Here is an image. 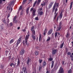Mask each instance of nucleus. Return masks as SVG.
Here are the masks:
<instances>
[{
	"label": "nucleus",
	"instance_id": "obj_1",
	"mask_svg": "<svg viewBox=\"0 0 73 73\" xmlns=\"http://www.w3.org/2000/svg\"><path fill=\"white\" fill-rule=\"evenodd\" d=\"M27 35H26L25 37V43L27 46L29 45V44L28 43V39L29 38V31L27 33Z\"/></svg>",
	"mask_w": 73,
	"mask_h": 73
},
{
	"label": "nucleus",
	"instance_id": "obj_2",
	"mask_svg": "<svg viewBox=\"0 0 73 73\" xmlns=\"http://www.w3.org/2000/svg\"><path fill=\"white\" fill-rule=\"evenodd\" d=\"M58 9H57V8H56L55 10V12L54 13V20H56V17H57V15H58V13L57 12V11Z\"/></svg>",
	"mask_w": 73,
	"mask_h": 73
},
{
	"label": "nucleus",
	"instance_id": "obj_3",
	"mask_svg": "<svg viewBox=\"0 0 73 73\" xmlns=\"http://www.w3.org/2000/svg\"><path fill=\"white\" fill-rule=\"evenodd\" d=\"M11 8V11H10V13H11V12H12V10L13 9H12V6H9H9H7V10L8 11H10Z\"/></svg>",
	"mask_w": 73,
	"mask_h": 73
},
{
	"label": "nucleus",
	"instance_id": "obj_4",
	"mask_svg": "<svg viewBox=\"0 0 73 73\" xmlns=\"http://www.w3.org/2000/svg\"><path fill=\"white\" fill-rule=\"evenodd\" d=\"M25 51L24 49V48H22L21 50V51L19 53V55H21V56H23V55H24V54L25 53Z\"/></svg>",
	"mask_w": 73,
	"mask_h": 73
},
{
	"label": "nucleus",
	"instance_id": "obj_5",
	"mask_svg": "<svg viewBox=\"0 0 73 73\" xmlns=\"http://www.w3.org/2000/svg\"><path fill=\"white\" fill-rule=\"evenodd\" d=\"M64 71L63 68H62V67H60L58 73H64Z\"/></svg>",
	"mask_w": 73,
	"mask_h": 73
},
{
	"label": "nucleus",
	"instance_id": "obj_6",
	"mask_svg": "<svg viewBox=\"0 0 73 73\" xmlns=\"http://www.w3.org/2000/svg\"><path fill=\"white\" fill-rule=\"evenodd\" d=\"M21 37H20L17 40V46L21 42Z\"/></svg>",
	"mask_w": 73,
	"mask_h": 73
},
{
	"label": "nucleus",
	"instance_id": "obj_7",
	"mask_svg": "<svg viewBox=\"0 0 73 73\" xmlns=\"http://www.w3.org/2000/svg\"><path fill=\"white\" fill-rule=\"evenodd\" d=\"M17 17L16 16H15L14 18L13 19V23H17V22L18 21L17 20H16V18Z\"/></svg>",
	"mask_w": 73,
	"mask_h": 73
},
{
	"label": "nucleus",
	"instance_id": "obj_8",
	"mask_svg": "<svg viewBox=\"0 0 73 73\" xmlns=\"http://www.w3.org/2000/svg\"><path fill=\"white\" fill-rule=\"evenodd\" d=\"M23 70V72L24 73H28V72L27 71V68L26 67H23V68L22 70Z\"/></svg>",
	"mask_w": 73,
	"mask_h": 73
},
{
	"label": "nucleus",
	"instance_id": "obj_9",
	"mask_svg": "<svg viewBox=\"0 0 73 73\" xmlns=\"http://www.w3.org/2000/svg\"><path fill=\"white\" fill-rule=\"evenodd\" d=\"M54 3V2L52 1L50 3V4H49V5L48 6V9H50L51 7H52V5Z\"/></svg>",
	"mask_w": 73,
	"mask_h": 73
},
{
	"label": "nucleus",
	"instance_id": "obj_10",
	"mask_svg": "<svg viewBox=\"0 0 73 73\" xmlns=\"http://www.w3.org/2000/svg\"><path fill=\"white\" fill-rule=\"evenodd\" d=\"M52 32H53V29H50L48 32V35H50L52 33Z\"/></svg>",
	"mask_w": 73,
	"mask_h": 73
},
{
	"label": "nucleus",
	"instance_id": "obj_11",
	"mask_svg": "<svg viewBox=\"0 0 73 73\" xmlns=\"http://www.w3.org/2000/svg\"><path fill=\"white\" fill-rule=\"evenodd\" d=\"M46 65V62L45 61L42 63V67L44 68V67Z\"/></svg>",
	"mask_w": 73,
	"mask_h": 73
},
{
	"label": "nucleus",
	"instance_id": "obj_12",
	"mask_svg": "<svg viewBox=\"0 0 73 73\" xmlns=\"http://www.w3.org/2000/svg\"><path fill=\"white\" fill-rule=\"evenodd\" d=\"M57 52V49H55L53 50L52 51V54L54 55Z\"/></svg>",
	"mask_w": 73,
	"mask_h": 73
},
{
	"label": "nucleus",
	"instance_id": "obj_13",
	"mask_svg": "<svg viewBox=\"0 0 73 73\" xmlns=\"http://www.w3.org/2000/svg\"><path fill=\"white\" fill-rule=\"evenodd\" d=\"M56 3L55 2L53 7V10L52 11V12H54V10H55V9L56 8Z\"/></svg>",
	"mask_w": 73,
	"mask_h": 73
},
{
	"label": "nucleus",
	"instance_id": "obj_14",
	"mask_svg": "<svg viewBox=\"0 0 73 73\" xmlns=\"http://www.w3.org/2000/svg\"><path fill=\"white\" fill-rule=\"evenodd\" d=\"M18 61H17V65L18 66H20V65L21 64L20 63V60L19 59V58H18Z\"/></svg>",
	"mask_w": 73,
	"mask_h": 73
},
{
	"label": "nucleus",
	"instance_id": "obj_15",
	"mask_svg": "<svg viewBox=\"0 0 73 73\" xmlns=\"http://www.w3.org/2000/svg\"><path fill=\"white\" fill-rule=\"evenodd\" d=\"M14 1H12L11 3L9 4V6H11L12 7V6L13 5H13L14 4H15V3H14Z\"/></svg>",
	"mask_w": 73,
	"mask_h": 73
},
{
	"label": "nucleus",
	"instance_id": "obj_16",
	"mask_svg": "<svg viewBox=\"0 0 73 73\" xmlns=\"http://www.w3.org/2000/svg\"><path fill=\"white\" fill-rule=\"evenodd\" d=\"M57 64L55 65L54 67V70L55 71H56L58 69V66H57Z\"/></svg>",
	"mask_w": 73,
	"mask_h": 73
},
{
	"label": "nucleus",
	"instance_id": "obj_17",
	"mask_svg": "<svg viewBox=\"0 0 73 73\" xmlns=\"http://www.w3.org/2000/svg\"><path fill=\"white\" fill-rule=\"evenodd\" d=\"M31 61V59L29 58V59H28L26 62L27 65H28L29 64V62H30Z\"/></svg>",
	"mask_w": 73,
	"mask_h": 73
},
{
	"label": "nucleus",
	"instance_id": "obj_18",
	"mask_svg": "<svg viewBox=\"0 0 73 73\" xmlns=\"http://www.w3.org/2000/svg\"><path fill=\"white\" fill-rule=\"evenodd\" d=\"M61 27L59 26L56 29V31L58 32L60 31L61 30Z\"/></svg>",
	"mask_w": 73,
	"mask_h": 73
},
{
	"label": "nucleus",
	"instance_id": "obj_19",
	"mask_svg": "<svg viewBox=\"0 0 73 73\" xmlns=\"http://www.w3.org/2000/svg\"><path fill=\"white\" fill-rule=\"evenodd\" d=\"M29 7H28L26 10V12L27 15L28 14V13H29Z\"/></svg>",
	"mask_w": 73,
	"mask_h": 73
},
{
	"label": "nucleus",
	"instance_id": "obj_20",
	"mask_svg": "<svg viewBox=\"0 0 73 73\" xmlns=\"http://www.w3.org/2000/svg\"><path fill=\"white\" fill-rule=\"evenodd\" d=\"M42 69V66L41 64H40V66L39 65V68H38V71L39 72H40L41 71V69Z\"/></svg>",
	"mask_w": 73,
	"mask_h": 73
},
{
	"label": "nucleus",
	"instance_id": "obj_21",
	"mask_svg": "<svg viewBox=\"0 0 73 73\" xmlns=\"http://www.w3.org/2000/svg\"><path fill=\"white\" fill-rule=\"evenodd\" d=\"M62 12H61L59 15V18L60 19H62Z\"/></svg>",
	"mask_w": 73,
	"mask_h": 73
},
{
	"label": "nucleus",
	"instance_id": "obj_22",
	"mask_svg": "<svg viewBox=\"0 0 73 73\" xmlns=\"http://www.w3.org/2000/svg\"><path fill=\"white\" fill-rule=\"evenodd\" d=\"M44 33H43V35L44 36L46 35V32H47V31H46V28L45 29L44 31Z\"/></svg>",
	"mask_w": 73,
	"mask_h": 73
},
{
	"label": "nucleus",
	"instance_id": "obj_23",
	"mask_svg": "<svg viewBox=\"0 0 73 73\" xmlns=\"http://www.w3.org/2000/svg\"><path fill=\"white\" fill-rule=\"evenodd\" d=\"M70 36V34H69V32L68 31L67 32V33L66 35V38H68Z\"/></svg>",
	"mask_w": 73,
	"mask_h": 73
},
{
	"label": "nucleus",
	"instance_id": "obj_24",
	"mask_svg": "<svg viewBox=\"0 0 73 73\" xmlns=\"http://www.w3.org/2000/svg\"><path fill=\"white\" fill-rule=\"evenodd\" d=\"M54 66V61H52L51 63V68H53V67Z\"/></svg>",
	"mask_w": 73,
	"mask_h": 73
},
{
	"label": "nucleus",
	"instance_id": "obj_25",
	"mask_svg": "<svg viewBox=\"0 0 73 73\" xmlns=\"http://www.w3.org/2000/svg\"><path fill=\"white\" fill-rule=\"evenodd\" d=\"M73 5V2H72L70 3V10L71 9H72V5Z\"/></svg>",
	"mask_w": 73,
	"mask_h": 73
},
{
	"label": "nucleus",
	"instance_id": "obj_26",
	"mask_svg": "<svg viewBox=\"0 0 73 73\" xmlns=\"http://www.w3.org/2000/svg\"><path fill=\"white\" fill-rule=\"evenodd\" d=\"M32 36V37L33 39V40H36V37H35V35H31Z\"/></svg>",
	"mask_w": 73,
	"mask_h": 73
},
{
	"label": "nucleus",
	"instance_id": "obj_27",
	"mask_svg": "<svg viewBox=\"0 0 73 73\" xmlns=\"http://www.w3.org/2000/svg\"><path fill=\"white\" fill-rule=\"evenodd\" d=\"M36 32H35V31H32V34L31 35H35Z\"/></svg>",
	"mask_w": 73,
	"mask_h": 73
},
{
	"label": "nucleus",
	"instance_id": "obj_28",
	"mask_svg": "<svg viewBox=\"0 0 73 73\" xmlns=\"http://www.w3.org/2000/svg\"><path fill=\"white\" fill-rule=\"evenodd\" d=\"M64 42H63L62 44H60V49H62V47H63V46H64Z\"/></svg>",
	"mask_w": 73,
	"mask_h": 73
},
{
	"label": "nucleus",
	"instance_id": "obj_29",
	"mask_svg": "<svg viewBox=\"0 0 73 73\" xmlns=\"http://www.w3.org/2000/svg\"><path fill=\"white\" fill-rule=\"evenodd\" d=\"M39 14L40 15V16H42L43 15V12L41 11H40L39 13Z\"/></svg>",
	"mask_w": 73,
	"mask_h": 73
},
{
	"label": "nucleus",
	"instance_id": "obj_30",
	"mask_svg": "<svg viewBox=\"0 0 73 73\" xmlns=\"http://www.w3.org/2000/svg\"><path fill=\"white\" fill-rule=\"evenodd\" d=\"M41 40V35L40 34L39 35V41H40Z\"/></svg>",
	"mask_w": 73,
	"mask_h": 73
},
{
	"label": "nucleus",
	"instance_id": "obj_31",
	"mask_svg": "<svg viewBox=\"0 0 73 73\" xmlns=\"http://www.w3.org/2000/svg\"><path fill=\"white\" fill-rule=\"evenodd\" d=\"M13 41H14V40L13 39H12L10 41L9 43L10 44H11V43L13 42Z\"/></svg>",
	"mask_w": 73,
	"mask_h": 73
},
{
	"label": "nucleus",
	"instance_id": "obj_32",
	"mask_svg": "<svg viewBox=\"0 0 73 73\" xmlns=\"http://www.w3.org/2000/svg\"><path fill=\"white\" fill-rule=\"evenodd\" d=\"M34 29H35V27H34V26H33V27H31V31H35V30H34Z\"/></svg>",
	"mask_w": 73,
	"mask_h": 73
},
{
	"label": "nucleus",
	"instance_id": "obj_33",
	"mask_svg": "<svg viewBox=\"0 0 73 73\" xmlns=\"http://www.w3.org/2000/svg\"><path fill=\"white\" fill-rule=\"evenodd\" d=\"M35 54L36 56H37L38 54V51H35Z\"/></svg>",
	"mask_w": 73,
	"mask_h": 73
},
{
	"label": "nucleus",
	"instance_id": "obj_34",
	"mask_svg": "<svg viewBox=\"0 0 73 73\" xmlns=\"http://www.w3.org/2000/svg\"><path fill=\"white\" fill-rule=\"evenodd\" d=\"M50 40V37H48V38L46 40V41L47 42H48V41H49Z\"/></svg>",
	"mask_w": 73,
	"mask_h": 73
},
{
	"label": "nucleus",
	"instance_id": "obj_35",
	"mask_svg": "<svg viewBox=\"0 0 73 73\" xmlns=\"http://www.w3.org/2000/svg\"><path fill=\"white\" fill-rule=\"evenodd\" d=\"M41 2V0H38V1L37 2V4L38 5H39V4L40 3V2Z\"/></svg>",
	"mask_w": 73,
	"mask_h": 73
},
{
	"label": "nucleus",
	"instance_id": "obj_36",
	"mask_svg": "<svg viewBox=\"0 0 73 73\" xmlns=\"http://www.w3.org/2000/svg\"><path fill=\"white\" fill-rule=\"evenodd\" d=\"M72 73V70L71 69H70L68 71V73Z\"/></svg>",
	"mask_w": 73,
	"mask_h": 73
},
{
	"label": "nucleus",
	"instance_id": "obj_37",
	"mask_svg": "<svg viewBox=\"0 0 73 73\" xmlns=\"http://www.w3.org/2000/svg\"><path fill=\"white\" fill-rule=\"evenodd\" d=\"M26 1H27V0H23L22 3V4H24L26 3Z\"/></svg>",
	"mask_w": 73,
	"mask_h": 73
},
{
	"label": "nucleus",
	"instance_id": "obj_38",
	"mask_svg": "<svg viewBox=\"0 0 73 73\" xmlns=\"http://www.w3.org/2000/svg\"><path fill=\"white\" fill-rule=\"evenodd\" d=\"M70 57L71 58V60L72 61H73V56L72 55H70Z\"/></svg>",
	"mask_w": 73,
	"mask_h": 73
},
{
	"label": "nucleus",
	"instance_id": "obj_39",
	"mask_svg": "<svg viewBox=\"0 0 73 73\" xmlns=\"http://www.w3.org/2000/svg\"><path fill=\"white\" fill-rule=\"evenodd\" d=\"M61 25H62V22L60 21L59 23V27H61Z\"/></svg>",
	"mask_w": 73,
	"mask_h": 73
},
{
	"label": "nucleus",
	"instance_id": "obj_40",
	"mask_svg": "<svg viewBox=\"0 0 73 73\" xmlns=\"http://www.w3.org/2000/svg\"><path fill=\"white\" fill-rule=\"evenodd\" d=\"M59 5V3H56V6L57 8H58V6Z\"/></svg>",
	"mask_w": 73,
	"mask_h": 73
},
{
	"label": "nucleus",
	"instance_id": "obj_41",
	"mask_svg": "<svg viewBox=\"0 0 73 73\" xmlns=\"http://www.w3.org/2000/svg\"><path fill=\"white\" fill-rule=\"evenodd\" d=\"M57 34H58V33L57 32H56L55 33V37H56L57 36Z\"/></svg>",
	"mask_w": 73,
	"mask_h": 73
},
{
	"label": "nucleus",
	"instance_id": "obj_42",
	"mask_svg": "<svg viewBox=\"0 0 73 73\" xmlns=\"http://www.w3.org/2000/svg\"><path fill=\"white\" fill-rule=\"evenodd\" d=\"M35 20L38 21L39 20V19L38 17H36L35 18Z\"/></svg>",
	"mask_w": 73,
	"mask_h": 73
},
{
	"label": "nucleus",
	"instance_id": "obj_43",
	"mask_svg": "<svg viewBox=\"0 0 73 73\" xmlns=\"http://www.w3.org/2000/svg\"><path fill=\"white\" fill-rule=\"evenodd\" d=\"M7 23H8V24L9 23V19L7 18Z\"/></svg>",
	"mask_w": 73,
	"mask_h": 73
},
{
	"label": "nucleus",
	"instance_id": "obj_44",
	"mask_svg": "<svg viewBox=\"0 0 73 73\" xmlns=\"http://www.w3.org/2000/svg\"><path fill=\"white\" fill-rule=\"evenodd\" d=\"M36 12V9H34V10H33V13H35Z\"/></svg>",
	"mask_w": 73,
	"mask_h": 73
},
{
	"label": "nucleus",
	"instance_id": "obj_45",
	"mask_svg": "<svg viewBox=\"0 0 73 73\" xmlns=\"http://www.w3.org/2000/svg\"><path fill=\"white\" fill-rule=\"evenodd\" d=\"M24 14V13H23V11H22L21 12V15H22L23 16V14Z\"/></svg>",
	"mask_w": 73,
	"mask_h": 73
},
{
	"label": "nucleus",
	"instance_id": "obj_46",
	"mask_svg": "<svg viewBox=\"0 0 73 73\" xmlns=\"http://www.w3.org/2000/svg\"><path fill=\"white\" fill-rule=\"evenodd\" d=\"M33 8L32 7L31 8V9L30 10V12H32V11H33Z\"/></svg>",
	"mask_w": 73,
	"mask_h": 73
},
{
	"label": "nucleus",
	"instance_id": "obj_47",
	"mask_svg": "<svg viewBox=\"0 0 73 73\" xmlns=\"http://www.w3.org/2000/svg\"><path fill=\"white\" fill-rule=\"evenodd\" d=\"M67 54L68 55H71V53H70V52H67Z\"/></svg>",
	"mask_w": 73,
	"mask_h": 73
},
{
	"label": "nucleus",
	"instance_id": "obj_48",
	"mask_svg": "<svg viewBox=\"0 0 73 73\" xmlns=\"http://www.w3.org/2000/svg\"><path fill=\"white\" fill-rule=\"evenodd\" d=\"M48 60H49V61H52V60H53V58H48Z\"/></svg>",
	"mask_w": 73,
	"mask_h": 73
},
{
	"label": "nucleus",
	"instance_id": "obj_49",
	"mask_svg": "<svg viewBox=\"0 0 73 73\" xmlns=\"http://www.w3.org/2000/svg\"><path fill=\"white\" fill-rule=\"evenodd\" d=\"M32 14H33V16H35L36 15V14H35V13H32Z\"/></svg>",
	"mask_w": 73,
	"mask_h": 73
},
{
	"label": "nucleus",
	"instance_id": "obj_50",
	"mask_svg": "<svg viewBox=\"0 0 73 73\" xmlns=\"http://www.w3.org/2000/svg\"><path fill=\"white\" fill-rule=\"evenodd\" d=\"M39 63H40V64H41V63L42 62V60H41L40 59L39 60Z\"/></svg>",
	"mask_w": 73,
	"mask_h": 73
},
{
	"label": "nucleus",
	"instance_id": "obj_51",
	"mask_svg": "<svg viewBox=\"0 0 73 73\" xmlns=\"http://www.w3.org/2000/svg\"><path fill=\"white\" fill-rule=\"evenodd\" d=\"M58 18H59V16H58L57 17V19H56V21H57V22H58Z\"/></svg>",
	"mask_w": 73,
	"mask_h": 73
},
{
	"label": "nucleus",
	"instance_id": "obj_52",
	"mask_svg": "<svg viewBox=\"0 0 73 73\" xmlns=\"http://www.w3.org/2000/svg\"><path fill=\"white\" fill-rule=\"evenodd\" d=\"M21 9H22V6H21L19 7V10L20 11V10H21Z\"/></svg>",
	"mask_w": 73,
	"mask_h": 73
},
{
	"label": "nucleus",
	"instance_id": "obj_53",
	"mask_svg": "<svg viewBox=\"0 0 73 73\" xmlns=\"http://www.w3.org/2000/svg\"><path fill=\"white\" fill-rule=\"evenodd\" d=\"M3 0H0V4H2Z\"/></svg>",
	"mask_w": 73,
	"mask_h": 73
},
{
	"label": "nucleus",
	"instance_id": "obj_54",
	"mask_svg": "<svg viewBox=\"0 0 73 73\" xmlns=\"http://www.w3.org/2000/svg\"><path fill=\"white\" fill-rule=\"evenodd\" d=\"M38 10L41 11L42 10V7H41L40 9H38Z\"/></svg>",
	"mask_w": 73,
	"mask_h": 73
},
{
	"label": "nucleus",
	"instance_id": "obj_55",
	"mask_svg": "<svg viewBox=\"0 0 73 73\" xmlns=\"http://www.w3.org/2000/svg\"><path fill=\"white\" fill-rule=\"evenodd\" d=\"M9 25H10V26H12V25H13V24H12V23L11 22L9 24Z\"/></svg>",
	"mask_w": 73,
	"mask_h": 73
},
{
	"label": "nucleus",
	"instance_id": "obj_56",
	"mask_svg": "<svg viewBox=\"0 0 73 73\" xmlns=\"http://www.w3.org/2000/svg\"><path fill=\"white\" fill-rule=\"evenodd\" d=\"M1 69H3V68H4V66L3 65H1Z\"/></svg>",
	"mask_w": 73,
	"mask_h": 73
},
{
	"label": "nucleus",
	"instance_id": "obj_57",
	"mask_svg": "<svg viewBox=\"0 0 73 73\" xmlns=\"http://www.w3.org/2000/svg\"><path fill=\"white\" fill-rule=\"evenodd\" d=\"M9 16H10V14H9L7 17V19H8V18H9Z\"/></svg>",
	"mask_w": 73,
	"mask_h": 73
},
{
	"label": "nucleus",
	"instance_id": "obj_58",
	"mask_svg": "<svg viewBox=\"0 0 73 73\" xmlns=\"http://www.w3.org/2000/svg\"><path fill=\"white\" fill-rule=\"evenodd\" d=\"M45 4H46L45 2H43V6H45Z\"/></svg>",
	"mask_w": 73,
	"mask_h": 73
},
{
	"label": "nucleus",
	"instance_id": "obj_59",
	"mask_svg": "<svg viewBox=\"0 0 73 73\" xmlns=\"http://www.w3.org/2000/svg\"><path fill=\"white\" fill-rule=\"evenodd\" d=\"M12 65H13V63H11L10 64V66H12Z\"/></svg>",
	"mask_w": 73,
	"mask_h": 73
},
{
	"label": "nucleus",
	"instance_id": "obj_60",
	"mask_svg": "<svg viewBox=\"0 0 73 73\" xmlns=\"http://www.w3.org/2000/svg\"><path fill=\"white\" fill-rule=\"evenodd\" d=\"M9 60H10V59L11 58V56H9Z\"/></svg>",
	"mask_w": 73,
	"mask_h": 73
},
{
	"label": "nucleus",
	"instance_id": "obj_61",
	"mask_svg": "<svg viewBox=\"0 0 73 73\" xmlns=\"http://www.w3.org/2000/svg\"><path fill=\"white\" fill-rule=\"evenodd\" d=\"M36 3H37V1H36L35 3H34V4H35L36 5Z\"/></svg>",
	"mask_w": 73,
	"mask_h": 73
},
{
	"label": "nucleus",
	"instance_id": "obj_62",
	"mask_svg": "<svg viewBox=\"0 0 73 73\" xmlns=\"http://www.w3.org/2000/svg\"><path fill=\"white\" fill-rule=\"evenodd\" d=\"M3 23H5H5H6L5 20H3Z\"/></svg>",
	"mask_w": 73,
	"mask_h": 73
},
{
	"label": "nucleus",
	"instance_id": "obj_63",
	"mask_svg": "<svg viewBox=\"0 0 73 73\" xmlns=\"http://www.w3.org/2000/svg\"><path fill=\"white\" fill-rule=\"evenodd\" d=\"M22 31H23V32H25V31H26V30L25 29L22 30Z\"/></svg>",
	"mask_w": 73,
	"mask_h": 73
},
{
	"label": "nucleus",
	"instance_id": "obj_64",
	"mask_svg": "<svg viewBox=\"0 0 73 73\" xmlns=\"http://www.w3.org/2000/svg\"><path fill=\"white\" fill-rule=\"evenodd\" d=\"M14 58V57H13V58H11V61H13V60Z\"/></svg>",
	"mask_w": 73,
	"mask_h": 73
}]
</instances>
